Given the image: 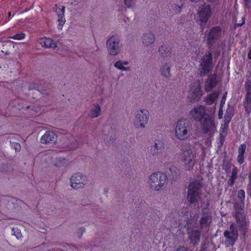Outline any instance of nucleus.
<instances>
[{
  "mask_svg": "<svg viewBox=\"0 0 251 251\" xmlns=\"http://www.w3.org/2000/svg\"><path fill=\"white\" fill-rule=\"evenodd\" d=\"M167 176L164 173L156 172L151 174L148 180V184L150 188L153 191H159L167 185Z\"/></svg>",
  "mask_w": 251,
  "mask_h": 251,
  "instance_id": "f257e3e1",
  "label": "nucleus"
},
{
  "mask_svg": "<svg viewBox=\"0 0 251 251\" xmlns=\"http://www.w3.org/2000/svg\"><path fill=\"white\" fill-rule=\"evenodd\" d=\"M191 126L186 119H179L175 128V137L179 140H186L191 135Z\"/></svg>",
  "mask_w": 251,
  "mask_h": 251,
  "instance_id": "f03ea898",
  "label": "nucleus"
},
{
  "mask_svg": "<svg viewBox=\"0 0 251 251\" xmlns=\"http://www.w3.org/2000/svg\"><path fill=\"white\" fill-rule=\"evenodd\" d=\"M150 117L149 111L145 108L136 110L132 119L133 126L137 129L145 128L149 123Z\"/></svg>",
  "mask_w": 251,
  "mask_h": 251,
  "instance_id": "7ed1b4c3",
  "label": "nucleus"
},
{
  "mask_svg": "<svg viewBox=\"0 0 251 251\" xmlns=\"http://www.w3.org/2000/svg\"><path fill=\"white\" fill-rule=\"evenodd\" d=\"M217 124L215 122L214 115L213 113H207L206 117L201 121L202 131L211 136L217 131Z\"/></svg>",
  "mask_w": 251,
  "mask_h": 251,
  "instance_id": "20e7f679",
  "label": "nucleus"
},
{
  "mask_svg": "<svg viewBox=\"0 0 251 251\" xmlns=\"http://www.w3.org/2000/svg\"><path fill=\"white\" fill-rule=\"evenodd\" d=\"M201 183L198 181H192L190 183L188 191L187 199L191 203L198 202L200 200V188Z\"/></svg>",
  "mask_w": 251,
  "mask_h": 251,
  "instance_id": "39448f33",
  "label": "nucleus"
},
{
  "mask_svg": "<svg viewBox=\"0 0 251 251\" xmlns=\"http://www.w3.org/2000/svg\"><path fill=\"white\" fill-rule=\"evenodd\" d=\"M195 155L191 148L188 147L183 149L181 154V160L187 169L193 168L195 163Z\"/></svg>",
  "mask_w": 251,
  "mask_h": 251,
  "instance_id": "423d86ee",
  "label": "nucleus"
},
{
  "mask_svg": "<svg viewBox=\"0 0 251 251\" xmlns=\"http://www.w3.org/2000/svg\"><path fill=\"white\" fill-rule=\"evenodd\" d=\"M106 47L108 53L112 56L119 54L122 50V45L116 36H112L107 40Z\"/></svg>",
  "mask_w": 251,
  "mask_h": 251,
  "instance_id": "0eeeda50",
  "label": "nucleus"
},
{
  "mask_svg": "<svg viewBox=\"0 0 251 251\" xmlns=\"http://www.w3.org/2000/svg\"><path fill=\"white\" fill-rule=\"evenodd\" d=\"M213 68L211 52L206 53L201 59L200 73L201 75H204L209 73Z\"/></svg>",
  "mask_w": 251,
  "mask_h": 251,
  "instance_id": "6e6552de",
  "label": "nucleus"
},
{
  "mask_svg": "<svg viewBox=\"0 0 251 251\" xmlns=\"http://www.w3.org/2000/svg\"><path fill=\"white\" fill-rule=\"evenodd\" d=\"M207 114L205 107L202 105L198 104L189 111L188 116L190 119L200 122L204 119Z\"/></svg>",
  "mask_w": 251,
  "mask_h": 251,
  "instance_id": "1a4fd4ad",
  "label": "nucleus"
},
{
  "mask_svg": "<svg viewBox=\"0 0 251 251\" xmlns=\"http://www.w3.org/2000/svg\"><path fill=\"white\" fill-rule=\"evenodd\" d=\"M87 176L80 173L75 174L70 178L71 186L75 189L83 188L87 184Z\"/></svg>",
  "mask_w": 251,
  "mask_h": 251,
  "instance_id": "9d476101",
  "label": "nucleus"
},
{
  "mask_svg": "<svg viewBox=\"0 0 251 251\" xmlns=\"http://www.w3.org/2000/svg\"><path fill=\"white\" fill-rule=\"evenodd\" d=\"M202 96L201 83L195 81L191 83L189 86L188 97L191 100H198Z\"/></svg>",
  "mask_w": 251,
  "mask_h": 251,
  "instance_id": "9b49d317",
  "label": "nucleus"
},
{
  "mask_svg": "<svg viewBox=\"0 0 251 251\" xmlns=\"http://www.w3.org/2000/svg\"><path fill=\"white\" fill-rule=\"evenodd\" d=\"M238 235L236 226L233 224L230 226L229 230H227L224 232L226 244L227 245L233 246L237 239Z\"/></svg>",
  "mask_w": 251,
  "mask_h": 251,
  "instance_id": "f8f14e48",
  "label": "nucleus"
},
{
  "mask_svg": "<svg viewBox=\"0 0 251 251\" xmlns=\"http://www.w3.org/2000/svg\"><path fill=\"white\" fill-rule=\"evenodd\" d=\"M233 116L232 110L227 111L224 117V120L221 124L220 129V138L222 142L227 134L228 128V124L230 122L231 119Z\"/></svg>",
  "mask_w": 251,
  "mask_h": 251,
  "instance_id": "ddd939ff",
  "label": "nucleus"
},
{
  "mask_svg": "<svg viewBox=\"0 0 251 251\" xmlns=\"http://www.w3.org/2000/svg\"><path fill=\"white\" fill-rule=\"evenodd\" d=\"M198 14L199 19H198V21L200 22V24L206 23L211 14L210 5L204 4L201 10L199 11Z\"/></svg>",
  "mask_w": 251,
  "mask_h": 251,
  "instance_id": "4468645a",
  "label": "nucleus"
},
{
  "mask_svg": "<svg viewBox=\"0 0 251 251\" xmlns=\"http://www.w3.org/2000/svg\"><path fill=\"white\" fill-rule=\"evenodd\" d=\"M174 64V60L171 57L165 59L164 63L162 65L160 72L161 75L165 78L171 76L170 70Z\"/></svg>",
  "mask_w": 251,
  "mask_h": 251,
  "instance_id": "2eb2a0df",
  "label": "nucleus"
},
{
  "mask_svg": "<svg viewBox=\"0 0 251 251\" xmlns=\"http://www.w3.org/2000/svg\"><path fill=\"white\" fill-rule=\"evenodd\" d=\"M164 149V142L162 136L154 141V143L151 146L150 152L153 155H157L160 154Z\"/></svg>",
  "mask_w": 251,
  "mask_h": 251,
  "instance_id": "dca6fc26",
  "label": "nucleus"
},
{
  "mask_svg": "<svg viewBox=\"0 0 251 251\" xmlns=\"http://www.w3.org/2000/svg\"><path fill=\"white\" fill-rule=\"evenodd\" d=\"M192 223H187V226L185 227L189 230V238L193 245L197 244L200 241V233L199 231L196 230L193 227Z\"/></svg>",
  "mask_w": 251,
  "mask_h": 251,
  "instance_id": "f3484780",
  "label": "nucleus"
},
{
  "mask_svg": "<svg viewBox=\"0 0 251 251\" xmlns=\"http://www.w3.org/2000/svg\"><path fill=\"white\" fill-rule=\"evenodd\" d=\"M218 82V80L216 74L209 75L204 83V88L205 90L206 91H211L216 86Z\"/></svg>",
  "mask_w": 251,
  "mask_h": 251,
  "instance_id": "a211bd4d",
  "label": "nucleus"
},
{
  "mask_svg": "<svg viewBox=\"0 0 251 251\" xmlns=\"http://www.w3.org/2000/svg\"><path fill=\"white\" fill-rule=\"evenodd\" d=\"M56 12L58 15V19L57 20L58 23V28L59 30H61L62 29L63 25L66 21L64 18L65 7L62 6L61 7L57 8L56 9Z\"/></svg>",
  "mask_w": 251,
  "mask_h": 251,
  "instance_id": "6ab92c4d",
  "label": "nucleus"
},
{
  "mask_svg": "<svg viewBox=\"0 0 251 251\" xmlns=\"http://www.w3.org/2000/svg\"><path fill=\"white\" fill-rule=\"evenodd\" d=\"M155 41V36L151 32H146L143 35L142 43L145 47H149L153 44Z\"/></svg>",
  "mask_w": 251,
  "mask_h": 251,
  "instance_id": "aec40b11",
  "label": "nucleus"
},
{
  "mask_svg": "<svg viewBox=\"0 0 251 251\" xmlns=\"http://www.w3.org/2000/svg\"><path fill=\"white\" fill-rule=\"evenodd\" d=\"M38 42L42 47L47 48H55L56 47V43L50 38L42 37L38 39Z\"/></svg>",
  "mask_w": 251,
  "mask_h": 251,
  "instance_id": "412c9836",
  "label": "nucleus"
},
{
  "mask_svg": "<svg viewBox=\"0 0 251 251\" xmlns=\"http://www.w3.org/2000/svg\"><path fill=\"white\" fill-rule=\"evenodd\" d=\"M57 136L56 134L52 132H46L41 137V141L42 143L46 144L51 142H54L56 141Z\"/></svg>",
  "mask_w": 251,
  "mask_h": 251,
  "instance_id": "4be33fe9",
  "label": "nucleus"
},
{
  "mask_svg": "<svg viewBox=\"0 0 251 251\" xmlns=\"http://www.w3.org/2000/svg\"><path fill=\"white\" fill-rule=\"evenodd\" d=\"M128 62L125 60H118L114 64V66L117 69L122 71H129L131 70L130 67L128 66Z\"/></svg>",
  "mask_w": 251,
  "mask_h": 251,
  "instance_id": "5701e85b",
  "label": "nucleus"
},
{
  "mask_svg": "<svg viewBox=\"0 0 251 251\" xmlns=\"http://www.w3.org/2000/svg\"><path fill=\"white\" fill-rule=\"evenodd\" d=\"M101 112V108L99 104H95L90 109L89 113V116L91 118H96L99 117Z\"/></svg>",
  "mask_w": 251,
  "mask_h": 251,
  "instance_id": "b1692460",
  "label": "nucleus"
},
{
  "mask_svg": "<svg viewBox=\"0 0 251 251\" xmlns=\"http://www.w3.org/2000/svg\"><path fill=\"white\" fill-rule=\"evenodd\" d=\"M218 96V92L214 91L207 95L205 99V101L207 104L211 105L216 102Z\"/></svg>",
  "mask_w": 251,
  "mask_h": 251,
  "instance_id": "393cba45",
  "label": "nucleus"
},
{
  "mask_svg": "<svg viewBox=\"0 0 251 251\" xmlns=\"http://www.w3.org/2000/svg\"><path fill=\"white\" fill-rule=\"evenodd\" d=\"M221 32V28L219 27H213L209 32L208 40L216 38Z\"/></svg>",
  "mask_w": 251,
  "mask_h": 251,
  "instance_id": "a878e982",
  "label": "nucleus"
},
{
  "mask_svg": "<svg viewBox=\"0 0 251 251\" xmlns=\"http://www.w3.org/2000/svg\"><path fill=\"white\" fill-rule=\"evenodd\" d=\"M237 224L244 228L245 226L246 221L244 216L242 214H237L236 215Z\"/></svg>",
  "mask_w": 251,
  "mask_h": 251,
  "instance_id": "bb28decb",
  "label": "nucleus"
},
{
  "mask_svg": "<svg viewBox=\"0 0 251 251\" xmlns=\"http://www.w3.org/2000/svg\"><path fill=\"white\" fill-rule=\"evenodd\" d=\"M25 38V34L23 32H19L13 36H10L9 38L16 40H23Z\"/></svg>",
  "mask_w": 251,
  "mask_h": 251,
  "instance_id": "cd10ccee",
  "label": "nucleus"
},
{
  "mask_svg": "<svg viewBox=\"0 0 251 251\" xmlns=\"http://www.w3.org/2000/svg\"><path fill=\"white\" fill-rule=\"evenodd\" d=\"M209 217L208 216H203L200 221V225L201 228L206 227L209 223Z\"/></svg>",
  "mask_w": 251,
  "mask_h": 251,
  "instance_id": "c85d7f7f",
  "label": "nucleus"
},
{
  "mask_svg": "<svg viewBox=\"0 0 251 251\" xmlns=\"http://www.w3.org/2000/svg\"><path fill=\"white\" fill-rule=\"evenodd\" d=\"M66 163V160L65 158L63 157H59L56 158L55 161L54 162V164L55 166L60 167L63 165H64Z\"/></svg>",
  "mask_w": 251,
  "mask_h": 251,
  "instance_id": "c756f323",
  "label": "nucleus"
},
{
  "mask_svg": "<svg viewBox=\"0 0 251 251\" xmlns=\"http://www.w3.org/2000/svg\"><path fill=\"white\" fill-rule=\"evenodd\" d=\"M42 160L46 162H49L52 159V157L49 153H44L40 155Z\"/></svg>",
  "mask_w": 251,
  "mask_h": 251,
  "instance_id": "7c9ffc66",
  "label": "nucleus"
},
{
  "mask_svg": "<svg viewBox=\"0 0 251 251\" xmlns=\"http://www.w3.org/2000/svg\"><path fill=\"white\" fill-rule=\"evenodd\" d=\"M124 4L127 8L133 7L136 4V0H124Z\"/></svg>",
  "mask_w": 251,
  "mask_h": 251,
  "instance_id": "2f4dec72",
  "label": "nucleus"
},
{
  "mask_svg": "<svg viewBox=\"0 0 251 251\" xmlns=\"http://www.w3.org/2000/svg\"><path fill=\"white\" fill-rule=\"evenodd\" d=\"M12 235L15 236L18 239H21L22 237L20 230L17 228H12Z\"/></svg>",
  "mask_w": 251,
  "mask_h": 251,
  "instance_id": "473e14b6",
  "label": "nucleus"
},
{
  "mask_svg": "<svg viewBox=\"0 0 251 251\" xmlns=\"http://www.w3.org/2000/svg\"><path fill=\"white\" fill-rule=\"evenodd\" d=\"M245 192L243 190H240L238 193V197L241 202H242L245 199Z\"/></svg>",
  "mask_w": 251,
  "mask_h": 251,
  "instance_id": "72a5a7b5",
  "label": "nucleus"
},
{
  "mask_svg": "<svg viewBox=\"0 0 251 251\" xmlns=\"http://www.w3.org/2000/svg\"><path fill=\"white\" fill-rule=\"evenodd\" d=\"M246 149V146L245 144H242L240 146L238 149V152L239 154H243L244 153L245 150Z\"/></svg>",
  "mask_w": 251,
  "mask_h": 251,
  "instance_id": "f704fd0d",
  "label": "nucleus"
},
{
  "mask_svg": "<svg viewBox=\"0 0 251 251\" xmlns=\"http://www.w3.org/2000/svg\"><path fill=\"white\" fill-rule=\"evenodd\" d=\"M12 148L15 149L16 151H19L21 150V145L17 143H12L11 145Z\"/></svg>",
  "mask_w": 251,
  "mask_h": 251,
  "instance_id": "c9c22d12",
  "label": "nucleus"
},
{
  "mask_svg": "<svg viewBox=\"0 0 251 251\" xmlns=\"http://www.w3.org/2000/svg\"><path fill=\"white\" fill-rule=\"evenodd\" d=\"M237 168L236 167H234L233 168L231 173V177L233 179H236L237 178Z\"/></svg>",
  "mask_w": 251,
  "mask_h": 251,
  "instance_id": "e433bc0d",
  "label": "nucleus"
},
{
  "mask_svg": "<svg viewBox=\"0 0 251 251\" xmlns=\"http://www.w3.org/2000/svg\"><path fill=\"white\" fill-rule=\"evenodd\" d=\"M237 160L240 164H242L244 162V154L239 153L237 157Z\"/></svg>",
  "mask_w": 251,
  "mask_h": 251,
  "instance_id": "4c0bfd02",
  "label": "nucleus"
},
{
  "mask_svg": "<svg viewBox=\"0 0 251 251\" xmlns=\"http://www.w3.org/2000/svg\"><path fill=\"white\" fill-rule=\"evenodd\" d=\"M226 100V94L224 95L222 98V100H221V104H220V107H221L222 108H223L224 105L225 104Z\"/></svg>",
  "mask_w": 251,
  "mask_h": 251,
  "instance_id": "58836bf2",
  "label": "nucleus"
},
{
  "mask_svg": "<svg viewBox=\"0 0 251 251\" xmlns=\"http://www.w3.org/2000/svg\"><path fill=\"white\" fill-rule=\"evenodd\" d=\"M175 251H189V250L184 246L178 247Z\"/></svg>",
  "mask_w": 251,
  "mask_h": 251,
  "instance_id": "ea45409f",
  "label": "nucleus"
},
{
  "mask_svg": "<svg viewBox=\"0 0 251 251\" xmlns=\"http://www.w3.org/2000/svg\"><path fill=\"white\" fill-rule=\"evenodd\" d=\"M223 116V110L221 107H220L219 114H218V118L219 119H221Z\"/></svg>",
  "mask_w": 251,
  "mask_h": 251,
  "instance_id": "a19ab883",
  "label": "nucleus"
},
{
  "mask_svg": "<svg viewBox=\"0 0 251 251\" xmlns=\"http://www.w3.org/2000/svg\"><path fill=\"white\" fill-rule=\"evenodd\" d=\"M236 179H233L231 177H230L229 179L228 180V183L230 186L232 185L234 182V181Z\"/></svg>",
  "mask_w": 251,
  "mask_h": 251,
  "instance_id": "79ce46f5",
  "label": "nucleus"
},
{
  "mask_svg": "<svg viewBox=\"0 0 251 251\" xmlns=\"http://www.w3.org/2000/svg\"><path fill=\"white\" fill-rule=\"evenodd\" d=\"M165 48H166L165 47L162 46L159 49V51L160 52L161 54L163 55V52H162V50H165Z\"/></svg>",
  "mask_w": 251,
  "mask_h": 251,
  "instance_id": "37998d69",
  "label": "nucleus"
},
{
  "mask_svg": "<svg viewBox=\"0 0 251 251\" xmlns=\"http://www.w3.org/2000/svg\"><path fill=\"white\" fill-rule=\"evenodd\" d=\"M11 15V12H9L8 13V18H6L5 20L6 21V22L9 21V20L10 19Z\"/></svg>",
  "mask_w": 251,
  "mask_h": 251,
  "instance_id": "c03bdc74",
  "label": "nucleus"
},
{
  "mask_svg": "<svg viewBox=\"0 0 251 251\" xmlns=\"http://www.w3.org/2000/svg\"><path fill=\"white\" fill-rule=\"evenodd\" d=\"M248 58H249V59H251V50H250V51H249V53H248Z\"/></svg>",
  "mask_w": 251,
  "mask_h": 251,
  "instance_id": "a18cd8bd",
  "label": "nucleus"
},
{
  "mask_svg": "<svg viewBox=\"0 0 251 251\" xmlns=\"http://www.w3.org/2000/svg\"><path fill=\"white\" fill-rule=\"evenodd\" d=\"M249 187H250V188L251 189V175L250 176Z\"/></svg>",
  "mask_w": 251,
  "mask_h": 251,
  "instance_id": "49530a36",
  "label": "nucleus"
},
{
  "mask_svg": "<svg viewBox=\"0 0 251 251\" xmlns=\"http://www.w3.org/2000/svg\"><path fill=\"white\" fill-rule=\"evenodd\" d=\"M245 2L246 5H248V3L250 2V0H245Z\"/></svg>",
  "mask_w": 251,
  "mask_h": 251,
  "instance_id": "de8ad7c7",
  "label": "nucleus"
},
{
  "mask_svg": "<svg viewBox=\"0 0 251 251\" xmlns=\"http://www.w3.org/2000/svg\"><path fill=\"white\" fill-rule=\"evenodd\" d=\"M208 1L210 2H214L218 1V0H208Z\"/></svg>",
  "mask_w": 251,
  "mask_h": 251,
  "instance_id": "09e8293b",
  "label": "nucleus"
},
{
  "mask_svg": "<svg viewBox=\"0 0 251 251\" xmlns=\"http://www.w3.org/2000/svg\"><path fill=\"white\" fill-rule=\"evenodd\" d=\"M192 2H198V1H199L200 0H190Z\"/></svg>",
  "mask_w": 251,
  "mask_h": 251,
  "instance_id": "8fccbe9b",
  "label": "nucleus"
},
{
  "mask_svg": "<svg viewBox=\"0 0 251 251\" xmlns=\"http://www.w3.org/2000/svg\"><path fill=\"white\" fill-rule=\"evenodd\" d=\"M249 95H250V94H249V93H248V94H247V95H248V98L249 97Z\"/></svg>",
  "mask_w": 251,
  "mask_h": 251,
  "instance_id": "3c124183",
  "label": "nucleus"
}]
</instances>
